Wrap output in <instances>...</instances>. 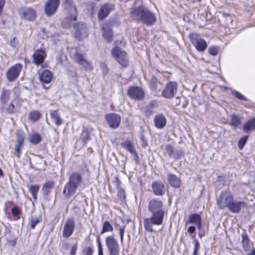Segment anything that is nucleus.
Masks as SVG:
<instances>
[{
    "label": "nucleus",
    "instance_id": "obj_1",
    "mask_svg": "<svg viewBox=\"0 0 255 255\" xmlns=\"http://www.w3.org/2000/svg\"><path fill=\"white\" fill-rule=\"evenodd\" d=\"M148 211L151 215L149 218L143 220L144 228L148 232L154 231L153 226H160L163 222L165 212L163 208V204L159 199H152L147 205Z\"/></svg>",
    "mask_w": 255,
    "mask_h": 255
},
{
    "label": "nucleus",
    "instance_id": "obj_2",
    "mask_svg": "<svg viewBox=\"0 0 255 255\" xmlns=\"http://www.w3.org/2000/svg\"><path fill=\"white\" fill-rule=\"evenodd\" d=\"M130 15L133 18L140 21L148 26L154 24L156 20L155 15L147 8L143 6L133 8L131 11Z\"/></svg>",
    "mask_w": 255,
    "mask_h": 255
},
{
    "label": "nucleus",
    "instance_id": "obj_3",
    "mask_svg": "<svg viewBox=\"0 0 255 255\" xmlns=\"http://www.w3.org/2000/svg\"><path fill=\"white\" fill-rule=\"evenodd\" d=\"M83 182L82 175L79 172L72 173L68 178V182L65 184L63 194L66 197L73 196Z\"/></svg>",
    "mask_w": 255,
    "mask_h": 255
},
{
    "label": "nucleus",
    "instance_id": "obj_4",
    "mask_svg": "<svg viewBox=\"0 0 255 255\" xmlns=\"http://www.w3.org/2000/svg\"><path fill=\"white\" fill-rule=\"evenodd\" d=\"M66 5L67 11V16L62 22V26L66 28L73 25L77 20V10L76 6L73 3L72 0H67Z\"/></svg>",
    "mask_w": 255,
    "mask_h": 255
},
{
    "label": "nucleus",
    "instance_id": "obj_5",
    "mask_svg": "<svg viewBox=\"0 0 255 255\" xmlns=\"http://www.w3.org/2000/svg\"><path fill=\"white\" fill-rule=\"evenodd\" d=\"M189 38L190 42L198 51H205L207 47V44L205 40L201 37L200 34L192 33L189 34Z\"/></svg>",
    "mask_w": 255,
    "mask_h": 255
},
{
    "label": "nucleus",
    "instance_id": "obj_6",
    "mask_svg": "<svg viewBox=\"0 0 255 255\" xmlns=\"http://www.w3.org/2000/svg\"><path fill=\"white\" fill-rule=\"evenodd\" d=\"M111 53L120 65L123 67H127L128 65V57L126 51L115 46L112 49Z\"/></svg>",
    "mask_w": 255,
    "mask_h": 255
},
{
    "label": "nucleus",
    "instance_id": "obj_7",
    "mask_svg": "<svg viewBox=\"0 0 255 255\" xmlns=\"http://www.w3.org/2000/svg\"><path fill=\"white\" fill-rule=\"evenodd\" d=\"M234 196L231 192H222L217 199V204L219 208L222 210L228 208Z\"/></svg>",
    "mask_w": 255,
    "mask_h": 255
},
{
    "label": "nucleus",
    "instance_id": "obj_8",
    "mask_svg": "<svg viewBox=\"0 0 255 255\" xmlns=\"http://www.w3.org/2000/svg\"><path fill=\"white\" fill-rule=\"evenodd\" d=\"M60 3V0H47L44 5L46 15L48 16L54 15L56 12Z\"/></svg>",
    "mask_w": 255,
    "mask_h": 255
},
{
    "label": "nucleus",
    "instance_id": "obj_9",
    "mask_svg": "<svg viewBox=\"0 0 255 255\" xmlns=\"http://www.w3.org/2000/svg\"><path fill=\"white\" fill-rule=\"evenodd\" d=\"M177 84L175 82H169L162 92L161 95L166 99H171L177 92Z\"/></svg>",
    "mask_w": 255,
    "mask_h": 255
},
{
    "label": "nucleus",
    "instance_id": "obj_10",
    "mask_svg": "<svg viewBox=\"0 0 255 255\" xmlns=\"http://www.w3.org/2000/svg\"><path fill=\"white\" fill-rule=\"evenodd\" d=\"M75 228V223L72 218L68 219L65 222L63 226L62 236L68 239L73 233Z\"/></svg>",
    "mask_w": 255,
    "mask_h": 255
},
{
    "label": "nucleus",
    "instance_id": "obj_11",
    "mask_svg": "<svg viewBox=\"0 0 255 255\" xmlns=\"http://www.w3.org/2000/svg\"><path fill=\"white\" fill-rule=\"evenodd\" d=\"M22 67V65L17 63L9 68L6 74L7 80L10 82L14 81L19 76Z\"/></svg>",
    "mask_w": 255,
    "mask_h": 255
},
{
    "label": "nucleus",
    "instance_id": "obj_12",
    "mask_svg": "<svg viewBox=\"0 0 255 255\" xmlns=\"http://www.w3.org/2000/svg\"><path fill=\"white\" fill-rule=\"evenodd\" d=\"M128 95L131 99L136 100H142L144 97L142 89L137 86L129 87L128 90Z\"/></svg>",
    "mask_w": 255,
    "mask_h": 255
},
{
    "label": "nucleus",
    "instance_id": "obj_13",
    "mask_svg": "<svg viewBox=\"0 0 255 255\" xmlns=\"http://www.w3.org/2000/svg\"><path fill=\"white\" fill-rule=\"evenodd\" d=\"M19 14L22 19L32 21L36 17V11L32 7H24L20 9Z\"/></svg>",
    "mask_w": 255,
    "mask_h": 255
},
{
    "label": "nucleus",
    "instance_id": "obj_14",
    "mask_svg": "<svg viewBox=\"0 0 255 255\" xmlns=\"http://www.w3.org/2000/svg\"><path fill=\"white\" fill-rule=\"evenodd\" d=\"M75 35L79 40H82L88 36V30L86 25L83 22H79L74 25Z\"/></svg>",
    "mask_w": 255,
    "mask_h": 255
},
{
    "label": "nucleus",
    "instance_id": "obj_15",
    "mask_svg": "<svg viewBox=\"0 0 255 255\" xmlns=\"http://www.w3.org/2000/svg\"><path fill=\"white\" fill-rule=\"evenodd\" d=\"M106 120L112 128H116L119 127L121 118L120 115L117 114H109L105 116Z\"/></svg>",
    "mask_w": 255,
    "mask_h": 255
},
{
    "label": "nucleus",
    "instance_id": "obj_16",
    "mask_svg": "<svg viewBox=\"0 0 255 255\" xmlns=\"http://www.w3.org/2000/svg\"><path fill=\"white\" fill-rule=\"evenodd\" d=\"M74 57L75 60L82 66L85 70L91 71L93 69L92 63L84 59L83 56L79 52H76L74 55Z\"/></svg>",
    "mask_w": 255,
    "mask_h": 255
},
{
    "label": "nucleus",
    "instance_id": "obj_17",
    "mask_svg": "<svg viewBox=\"0 0 255 255\" xmlns=\"http://www.w3.org/2000/svg\"><path fill=\"white\" fill-rule=\"evenodd\" d=\"M245 206L246 203L244 201L235 200L233 198L228 209L231 213L238 214Z\"/></svg>",
    "mask_w": 255,
    "mask_h": 255
},
{
    "label": "nucleus",
    "instance_id": "obj_18",
    "mask_svg": "<svg viewBox=\"0 0 255 255\" xmlns=\"http://www.w3.org/2000/svg\"><path fill=\"white\" fill-rule=\"evenodd\" d=\"M153 193L156 196H162L166 192L164 184L160 181H155L151 184Z\"/></svg>",
    "mask_w": 255,
    "mask_h": 255
},
{
    "label": "nucleus",
    "instance_id": "obj_19",
    "mask_svg": "<svg viewBox=\"0 0 255 255\" xmlns=\"http://www.w3.org/2000/svg\"><path fill=\"white\" fill-rule=\"evenodd\" d=\"M32 56L33 59V63L38 66L43 63L46 55L44 50L38 49L33 52Z\"/></svg>",
    "mask_w": 255,
    "mask_h": 255
},
{
    "label": "nucleus",
    "instance_id": "obj_20",
    "mask_svg": "<svg viewBox=\"0 0 255 255\" xmlns=\"http://www.w3.org/2000/svg\"><path fill=\"white\" fill-rule=\"evenodd\" d=\"M106 245L108 252L120 250L118 241L113 236H109L106 238Z\"/></svg>",
    "mask_w": 255,
    "mask_h": 255
},
{
    "label": "nucleus",
    "instance_id": "obj_21",
    "mask_svg": "<svg viewBox=\"0 0 255 255\" xmlns=\"http://www.w3.org/2000/svg\"><path fill=\"white\" fill-rule=\"evenodd\" d=\"M113 9V5L109 3L104 4L98 12V18L100 20L104 19Z\"/></svg>",
    "mask_w": 255,
    "mask_h": 255
},
{
    "label": "nucleus",
    "instance_id": "obj_22",
    "mask_svg": "<svg viewBox=\"0 0 255 255\" xmlns=\"http://www.w3.org/2000/svg\"><path fill=\"white\" fill-rule=\"evenodd\" d=\"M153 123L157 128L161 129L166 126V119L162 114H158L154 117Z\"/></svg>",
    "mask_w": 255,
    "mask_h": 255
},
{
    "label": "nucleus",
    "instance_id": "obj_23",
    "mask_svg": "<svg viewBox=\"0 0 255 255\" xmlns=\"http://www.w3.org/2000/svg\"><path fill=\"white\" fill-rule=\"evenodd\" d=\"M188 223L194 224L197 225L198 229L200 230L202 228V218L198 214H192L189 216L188 220L185 223L187 225Z\"/></svg>",
    "mask_w": 255,
    "mask_h": 255
},
{
    "label": "nucleus",
    "instance_id": "obj_24",
    "mask_svg": "<svg viewBox=\"0 0 255 255\" xmlns=\"http://www.w3.org/2000/svg\"><path fill=\"white\" fill-rule=\"evenodd\" d=\"M167 181L171 186L174 188H179L181 186V180L176 175L168 173L167 174Z\"/></svg>",
    "mask_w": 255,
    "mask_h": 255
},
{
    "label": "nucleus",
    "instance_id": "obj_25",
    "mask_svg": "<svg viewBox=\"0 0 255 255\" xmlns=\"http://www.w3.org/2000/svg\"><path fill=\"white\" fill-rule=\"evenodd\" d=\"M53 75L48 70H44L39 74V79L40 81L44 84L49 83Z\"/></svg>",
    "mask_w": 255,
    "mask_h": 255
},
{
    "label": "nucleus",
    "instance_id": "obj_26",
    "mask_svg": "<svg viewBox=\"0 0 255 255\" xmlns=\"http://www.w3.org/2000/svg\"><path fill=\"white\" fill-rule=\"evenodd\" d=\"M16 138V143L15 144V152L16 156L18 157H20V149L23 145L24 141V137L22 134L17 133Z\"/></svg>",
    "mask_w": 255,
    "mask_h": 255
},
{
    "label": "nucleus",
    "instance_id": "obj_27",
    "mask_svg": "<svg viewBox=\"0 0 255 255\" xmlns=\"http://www.w3.org/2000/svg\"><path fill=\"white\" fill-rule=\"evenodd\" d=\"M50 114L52 121L57 126L59 127L63 123V120L61 118L57 110L51 111Z\"/></svg>",
    "mask_w": 255,
    "mask_h": 255
},
{
    "label": "nucleus",
    "instance_id": "obj_28",
    "mask_svg": "<svg viewBox=\"0 0 255 255\" xmlns=\"http://www.w3.org/2000/svg\"><path fill=\"white\" fill-rule=\"evenodd\" d=\"M103 36L108 42H111L113 40V32L111 28L107 26H103Z\"/></svg>",
    "mask_w": 255,
    "mask_h": 255
},
{
    "label": "nucleus",
    "instance_id": "obj_29",
    "mask_svg": "<svg viewBox=\"0 0 255 255\" xmlns=\"http://www.w3.org/2000/svg\"><path fill=\"white\" fill-rule=\"evenodd\" d=\"M123 147L127 150L132 154H135V150L131 141L129 140H126L121 143Z\"/></svg>",
    "mask_w": 255,
    "mask_h": 255
},
{
    "label": "nucleus",
    "instance_id": "obj_30",
    "mask_svg": "<svg viewBox=\"0 0 255 255\" xmlns=\"http://www.w3.org/2000/svg\"><path fill=\"white\" fill-rule=\"evenodd\" d=\"M54 183L52 181H48L43 184L42 188V191L44 195L48 194L51 190L54 187Z\"/></svg>",
    "mask_w": 255,
    "mask_h": 255
},
{
    "label": "nucleus",
    "instance_id": "obj_31",
    "mask_svg": "<svg viewBox=\"0 0 255 255\" xmlns=\"http://www.w3.org/2000/svg\"><path fill=\"white\" fill-rule=\"evenodd\" d=\"M255 128V119H253L248 122L243 127V130L248 132Z\"/></svg>",
    "mask_w": 255,
    "mask_h": 255
},
{
    "label": "nucleus",
    "instance_id": "obj_32",
    "mask_svg": "<svg viewBox=\"0 0 255 255\" xmlns=\"http://www.w3.org/2000/svg\"><path fill=\"white\" fill-rule=\"evenodd\" d=\"M29 140L32 144H37L41 141V137L39 133H34L30 135Z\"/></svg>",
    "mask_w": 255,
    "mask_h": 255
},
{
    "label": "nucleus",
    "instance_id": "obj_33",
    "mask_svg": "<svg viewBox=\"0 0 255 255\" xmlns=\"http://www.w3.org/2000/svg\"><path fill=\"white\" fill-rule=\"evenodd\" d=\"M114 230L113 226L111 224V223L108 221H105L103 223L102 230L101 232V234H103L105 233L108 232H113Z\"/></svg>",
    "mask_w": 255,
    "mask_h": 255
},
{
    "label": "nucleus",
    "instance_id": "obj_34",
    "mask_svg": "<svg viewBox=\"0 0 255 255\" xmlns=\"http://www.w3.org/2000/svg\"><path fill=\"white\" fill-rule=\"evenodd\" d=\"M0 99L1 103L5 105L9 100V92L7 90H3L0 96Z\"/></svg>",
    "mask_w": 255,
    "mask_h": 255
},
{
    "label": "nucleus",
    "instance_id": "obj_35",
    "mask_svg": "<svg viewBox=\"0 0 255 255\" xmlns=\"http://www.w3.org/2000/svg\"><path fill=\"white\" fill-rule=\"evenodd\" d=\"M41 221V217H31L29 221L30 228L31 229H34L36 225Z\"/></svg>",
    "mask_w": 255,
    "mask_h": 255
},
{
    "label": "nucleus",
    "instance_id": "obj_36",
    "mask_svg": "<svg viewBox=\"0 0 255 255\" xmlns=\"http://www.w3.org/2000/svg\"><path fill=\"white\" fill-rule=\"evenodd\" d=\"M39 186L38 185H33L29 187V191L31 194L33 199H37V194L39 191Z\"/></svg>",
    "mask_w": 255,
    "mask_h": 255
},
{
    "label": "nucleus",
    "instance_id": "obj_37",
    "mask_svg": "<svg viewBox=\"0 0 255 255\" xmlns=\"http://www.w3.org/2000/svg\"><path fill=\"white\" fill-rule=\"evenodd\" d=\"M241 124L240 118L236 115H232L231 119V125L234 128H237Z\"/></svg>",
    "mask_w": 255,
    "mask_h": 255
},
{
    "label": "nucleus",
    "instance_id": "obj_38",
    "mask_svg": "<svg viewBox=\"0 0 255 255\" xmlns=\"http://www.w3.org/2000/svg\"><path fill=\"white\" fill-rule=\"evenodd\" d=\"M242 242L243 248L245 250H247L249 248V239L248 238V235L246 233L242 234Z\"/></svg>",
    "mask_w": 255,
    "mask_h": 255
},
{
    "label": "nucleus",
    "instance_id": "obj_39",
    "mask_svg": "<svg viewBox=\"0 0 255 255\" xmlns=\"http://www.w3.org/2000/svg\"><path fill=\"white\" fill-rule=\"evenodd\" d=\"M40 117V114L38 111H34L29 114V118L33 122L37 121Z\"/></svg>",
    "mask_w": 255,
    "mask_h": 255
},
{
    "label": "nucleus",
    "instance_id": "obj_40",
    "mask_svg": "<svg viewBox=\"0 0 255 255\" xmlns=\"http://www.w3.org/2000/svg\"><path fill=\"white\" fill-rule=\"evenodd\" d=\"M248 138V136H244L241 137L238 141V145L240 149H242L246 143Z\"/></svg>",
    "mask_w": 255,
    "mask_h": 255
},
{
    "label": "nucleus",
    "instance_id": "obj_41",
    "mask_svg": "<svg viewBox=\"0 0 255 255\" xmlns=\"http://www.w3.org/2000/svg\"><path fill=\"white\" fill-rule=\"evenodd\" d=\"M183 154V151L181 149H177L174 150V152L173 153V155L171 157H173L175 159H179L181 157L182 155Z\"/></svg>",
    "mask_w": 255,
    "mask_h": 255
},
{
    "label": "nucleus",
    "instance_id": "obj_42",
    "mask_svg": "<svg viewBox=\"0 0 255 255\" xmlns=\"http://www.w3.org/2000/svg\"><path fill=\"white\" fill-rule=\"evenodd\" d=\"M165 149L166 153L168 154L169 157H171L174 150L173 147L170 144H167L165 146Z\"/></svg>",
    "mask_w": 255,
    "mask_h": 255
},
{
    "label": "nucleus",
    "instance_id": "obj_43",
    "mask_svg": "<svg viewBox=\"0 0 255 255\" xmlns=\"http://www.w3.org/2000/svg\"><path fill=\"white\" fill-rule=\"evenodd\" d=\"M195 245L193 249V255H198V251L200 248V243L197 239L194 240Z\"/></svg>",
    "mask_w": 255,
    "mask_h": 255
},
{
    "label": "nucleus",
    "instance_id": "obj_44",
    "mask_svg": "<svg viewBox=\"0 0 255 255\" xmlns=\"http://www.w3.org/2000/svg\"><path fill=\"white\" fill-rule=\"evenodd\" d=\"M97 241L98 245V255H104L102 245L101 244L99 236L97 237Z\"/></svg>",
    "mask_w": 255,
    "mask_h": 255
},
{
    "label": "nucleus",
    "instance_id": "obj_45",
    "mask_svg": "<svg viewBox=\"0 0 255 255\" xmlns=\"http://www.w3.org/2000/svg\"><path fill=\"white\" fill-rule=\"evenodd\" d=\"M209 53L213 56H216L218 53V48L217 47H211L208 49Z\"/></svg>",
    "mask_w": 255,
    "mask_h": 255
},
{
    "label": "nucleus",
    "instance_id": "obj_46",
    "mask_svg": "<svg viewBox=\"0 0 255 255\" xmlns=\"http://www.w3.org/2000/svg\"><path fill=\"white\" fill-rule=\"evenodd\" d=\"M81 138L85 143L90 139L89 134L87 131H84L82 133Z\"/></svg>",
    "mask_w": 255,
    "mask_h": 255
},
{
    "label": "nucleus",
    "instance_id": "obj_47",
    "mask_svg": "<svg viewBox=\"0 0 255 255\" xmlns=\"http://www.w3.org/2000/svg\"><path fill=\"white\" fill-rule=\"evenodd\" d=\"M100 67L102 70L103 75L106 76L109 72V69L106 64L104 63H101L100 64Z\"/></svg>",
    "mask_w": 255,
    "mask_h": 255
},
{
    "label": "nucleus",
    "instance_id": "obj_48",
    "mask_svg": "<svg viewBox=\"0 0 255 255\" xmlns=\"http://www.w3.org/2000/svg\"><path fill=\"white\" fill-rule=\"evenodd\" d=\"M234 95L235 97H236L237 99L240 100H246V98L243 96L240 92L238 91H235L234 92Z\"/></svg>",
    "mask_w": 255,
    "mask_h": 255
},
{
    "label": "nucleus",
    "instance_id": "obj_49",
    "mask_svg": "<svg viewBox=\"0 0 255 255\" xmlns=\"http://www.w3.org/2000/svg\"><path fill=\"white\" fill-rule=\"evenodd\" d=\"M14 110H15L14 105L13 103V101H12L10 103V105L8 106V107L7 109V111L8 113L12 114V113H14Z\"/></svg>",
    "mask_w": 255,
    "mask_h": 255
},
{
    "label": "nucleus",
    "instance_id": "obj_50",
    "mask_svg": "<svg viewBox=\"0 0 255 255\" xmlns=\"http://www.w3.org/2000/svg\"><path fill=\"white\" fill-rule=\"evenodd\" d=\"M11 213L14 216H18L20 213L19 209L17 207H14L11 209Z\"/></svg>",
    "mask_w": 255,
    "mask_h": 255
},
{
    "label": "nucleus",
    "instance_id": "obj_51",
    "mask_svg": "<svg viewBox=\"0 0 255 255\" xmlns=\"http://www.w3.org/2000/svg\"><path fill=\"white\" fill-rule=\"evenodd\" d=\"M125 226L121 227L119 229L120 239H121V242H123V241L124 235V233H125Z\"/></svg>",
    "mask_w": 255,
    "mask_h": 255
},
{
    "label": "nucleus",
    "instance_id": "obj_52",
    "mask_svg": "<svg viewBox=\"0 0 255 255\" xmlns=\"http://www.w3.org/2000/svg\"><path fill=\"white\" fill-rule=\"evenodd\" d=\"M93 253V250L91 247H87L84 250L85 255H92Z\"/></svg>",
    "mask_w": 255,
    "mask_h": 255
},
{
    "label": "nucleus",
    "instance_id": "obj_53",
    "mask_svg": "<svg viewBox=\"0 0 255 255\" xmlns=\"http://www.w3.org/2000/svg\"><path fill=\"white\" fill-rule=\"evenodd\" d=\"M77 250V244H75L72 246V247L71 249V251L70 252V255H76V253Z\"/></svg>",
    "mask_w": 255,
    "mask_h": 255
},
{
    "label": "nucleus",
    "instance_id": "obj_54",
    "mask_svg": "<svg viewBox=\"0 0 255 255\" xmlns=\"http://www.w3.org/2000/svg\"><path fill=\"white\" fill-rule=\"evenodd\" d=\"M196 228L194 226H191L187 229V232L190 234H193L195 232Z\"/></svg>",
    "mask_w": 255,
    "mask_h": 255
},
{
    "label": "nucleus",
    "instance_id": "obj_55",
    "mask_svg": "<svg viewBox=\"0 0 255 255\" xmlns=\"http://www.w3.org/2000/svg\"><path fill=\"white\" fill-rule=\"evenodd\" d=\"M109 255H120V250L108 252Z\"/></svg>",
    "mask_w": 255,
    "mask_h": 255
},
{
    "label": "nucleus",
    "instance_id": "obj_56",
    "mask_svg": "<svg viewBox=\"0 0 255 255\" xmlns=\"http://www.w3.org/2000/svg\"><path fill=\"white\" fill-rule=\"evenodd\" d=\"M247 255H255V249H253L250 252L248 253Z\"/></svg>",
    "mask_w": 255,
    "mask_h": 255
},
{
    "label": "nucleus",
    "instance_id": "obj_57",
    "mask_svg": "<svg viewBox=\"0 0 255 255\" xmlns=\"http://www.w3.org/2000/svg\"><path fill=\"white\" fill-rule=\"evenodd\" d=\"M5 3V0H0V5L3 6Z\"/></svg>",
    "mask_w": 255,
    "mask_h": 255
},
{
    "label": "nucleus",
    "instance_id": "obj_58",
    "mask_svg": "<svg viewBox=\"0 0 255 255\" xmlns=\"http://www.w3.org/2000/svg\"><path fill=\"white\" fill-rule=\"evenodd\" d=\"M204 236V233H201V232L199 233V237L200 238H202L203 236Z\"/></svg>",
    "mask_w": 255,
    "mask_h": 255
},
{
    "label": "nucleus",
    "instance_id": "obj_59",
    "mask_svg": "<svg viewBox=\"0 0 255 255\" xmlns=\"http://www.w3.org/2000/svg\"><path fill=\"white\" fill-rule=\"evenodd\" d=\"M3 174L2 170L0 168V177H3Z\"/></svg>",
    "mask_w": 255,
    "mask_h": 255
}]
</instances>
